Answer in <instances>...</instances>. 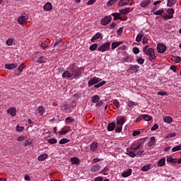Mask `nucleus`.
<instances>
[{"label": "nucleus", "instance_id": "2f4dec72", "mask_svg": "<svg viewBox=\"0 0 181 181\" xmlns=\"http://www.w3.org/2000/svg\"><path fill=\"white\" fill-rule=\"evenodd\" d=\"M163 121L165 122L167 124H172L173 119L170 116H167L163 118Z\"/></svg>", "mask_w": 181, "mask_h": 181}, {"label": "nucleus", "instance_id": "e433bc0d", "mask_svg": "<svg viewBox=\"0 0 181 181\" xmlns=\"http://www.w3.org/2000/svg\"><path fill=\"white\" fill-rule=\"evenodd\" d=\"M148 170H151V165L148 164L141 168L142 172H148Z\"/></svg>", "mask_w": 181, "mask_h": 181}, {"label": "nucleus", "instance_id": "680f3d73", "mask_svg": "<svg viewBox=\"0 0 181 181\" xmlns=\"http://www.w3.org/2000/svg\"><path fill=\"white\" fill-rule=\"evenodd\" d=\"M113 104H114V105H115V107H117V108H118V107H119V101H118V100H114Z\"/></svg>", "mask_w": 181, "mask_h": 181}, {"label": "nucleus", "instance_id": "5fc2aeb1", "mask_svg": "<svg viewBox=\"0 0 181 181\" xmlns=\"http://www.w3.org/2000/svg\"><path fill=\"white\" fill-rule=\"evenodd\" d=\"M173 60L174 62H175V63H180V62H181V58H180V57H174L173 58Z\"/></svg>", "mask_w": 181, "mask_h": 181}, {"label": "nucleus", "instance_id": "e2e57ef3", "mask_svg": "<svg viewBox=\"0 0 181 181\" xmlns=\"http://www.w3.org/2000/svg\"><path fill=\"white\" fill-rule=\"evenodd\" d=\"M95 2H97V0H89L87 2V5L90 6V5H93V4H95Z\"/></svg>", "mask_w": 181, "mask_h": 181}, {"label": "nucleus", "instance_id": "338daca9", "mask_svg": "<svg viewBox=\"0 0 181 181\" xmlns=\"http://www.w3.org/2000/svg\"><path fill=\"white\" fill-rule=\"evenodd\" d=\"M163 13V10H158L153 13V15H162Z\"/></svg>", "mask_w": 181, "mask_h": 181}, {"label": "nucleus", "instance_id": "393cba45", "mask_svg": "<svg viewBox=\"0 0 181 181\" xmlns=\"http://www.w3.org/2000/svg\"><path fill=\"white\" fill-rule=\"evenodd\" d=\"M71 162L72 165H78L80 163V159L77 157H73L71 158Z\"/></svg>", "mask_w": 181, "mask_h": 181}, {"label": "nucleus", "instance_id": "c756f323", "mask_svg": "<svg viewBox=\"0 0 181 181\" xmlns=\"http://www.w3.org/2000/svg\"><path fill=\"white\" fill-rule=\"evenodd\" d=\"M114 129H115V122L110 123L107 126V131L112 132V131H114Z\"/></svg>", "mask_w": 181, "mask_h": 181}, {"label": "nucleus", "instance_id": "603ef678", "mask_svg": "<svg viewBox=\"0 0 181 181\" xmlns=\"http://www.w3.org/2000/svg\"><path fill=\"white\" fill-rule=\"evenodd\" d=\"M65 122H69V124H71V122H74V119L71 118V117H68L66 118Z\"/></svg>", "mask_w": 181, "mask_h": 181}, {"label": "nucleus", "instance_id": "cd10ccee", "mask_svg": "<svg viewBox=\"0 0 181 181\" xmlns=\"http://www.w3.org/2000/svg\"><path fill=\"white\" fill-rule=\"evenodd\" d=\"M69 131H70V127H65L63 128L60 132H59V134L60 135H66V134H67Z\"/></svg>", "mask_w": 181, "mask_h": 181}, {"label": "nucleus", "instance_id": "c03bdc74", "mask_svg": "<svg viewBox=\"0 0 181 181\" xmlns=\"http://www.w3.org/2000/svg\"><path fill=\"white\" fill-rule=\"evenodd\" d=\"M47 142H48L49 144H50L51 145H53V144H57V139H53V138L49 139L47 140Z\"/></svg>", "mask_w": 181, "mask_h": 181}, {"label": "nucleus", "instance_id": "58836bf2", "mask_svg": "<svg viewBox=\"0 0 181 181\" xmlns=\"http://www.w3.org/2000/svg\"><path fill=\"white\" fill-rule=\"evenodd\" d=\"M126 155H128L130 158H135L136 156V154L134 151H129L127 150V152L126 153Z\"/></svg>", "mask_w": 181, "mask_h": 181}, {"label": "nucleus", "instance_id": "72a5a7b5", "mask_svg": "<svg viewBox=\"0 0 181 181\" xmlns=\"http://www.w3.org/2000/svg\"><path fill=\"white\" fill-rule=\"evenodd\" d=\"M122 42H113L112 43V50H114L115 49H117L119 45H121Z\"/></svg>", "mask_w": 181, "mask_h": 181}, {"label": "nucleus", "instance_id": "6e6552de", "mask_svg": "<svg viewBox=\"0 0 181 181\" xmlns=\"http://www.w3.org/2000/svg\"><path fill=\"white\" fill-rule=\"evenodd\" d=\"M23 69H25V64L21 63L15 70V75L20 76L22 71H23Z\"/></svg>", "mask_w": 181, "mask_h": 181}, {"label": "nucleus", "instance_id": "2eb2a0df", "mask_svg": "<svg viewBox=\"0 0 181 181\" xmlns=\"http://www.w3.org/2000/svg\"><path fill=\"white\" fill-rule=\"evenodd\" d=\"M43 9L44 11H47V12H49V11H52V9H53V6L52 5V3H46L43 6Z\"/></svg>", "mask_w": 181, "mask_h": 181}, {"label": "nucleus", "instance_id": "37998d69", "mask_svg": "<svg viewBox=\"0 0 181 181\" xmlns=\"http://www.w3.org/2000/svg\"><path fill=\"white\" fill-rule=\"evenodd\" d=\"M13 44V38H8L6 41V45H7V46H12Z\"/></svg>", "mask_w": 181, "mask_h": 181}, {"label": "nucleus", "instance_id": "f257e3e1", "mask_svg": "<svg viewBox=\"0 0 181 181\" xmlns=\"http://www.w3.org/2000/svg\"><path fill=\"white\" fill-rule=\"evenodd\" d=\"M78 76H81V71H80L76 64L71 65L69 70H66L62 73L63 78H71V77L77 78Z\"/></svg>", "mask_w": 181, "mask_h": 181}, {"label": "nucleus", "instance_id": "c85d7f7f", "mask_svg": "<svg viewBox=\"0 0 181 181\" xmlns=\"http://www.w3.org/2000/svg\"><path fill=\"white\" fill-rule=\"evenodd\" d=\"M47 60V59L46 57H45L44 56H41L38 58L37 63L42 64L43 63H46Z\"/></svg>", "mask_w": 181, "mask_h": 181}, {"label": "nucleus", "instance_id": "79ce46f5", "mask_svg": "<svg viewBox=\"0 0 181 181\" xmlns=\"http://www.w3.org/2000/svg\"><path fill=\"white\" fill-rule=\"evenodd\" d=\"M143 119H144V121H151V119H152V116L149 115H143Z\"/></svg>", "mask_w": 181, "mask_h": 181}, {"label": "nucleus", "instance_id": "774afa93", "mask_svg": "<svg viewBox=\"0 0 181 181\" xmlns=\"http://www.w3.org/2000/svg\"><path fill=\"white\" fill-rule=\"evenodd\" d=\"M104 180V178L103 177H95L94 181H102Z\"/></svg>", "mask_w": 181, "mask_h": 181}, {"label": "nucleus", "instance_id": "473e14b6", "mask_svg": "<svg viewBox=\"0 0 181 181\" xmlns=\"http://www.w3.org/2000/svg\"><path fill=\"white\" fill-rule=\"evenodd\" d=\"M127 104L128 107H136V105H138L137 103L129 100V99H128Z\"/></svg>", "mask_w": 181, "mask_h": 181}, {"label": "nucleus", "instance_id": "9b49d317", "mask_svg": "<svg viewBox=\"0 0 181 181\" xmlns=\"http://www.w3.org/2000/svg\"><path fill=\"white\" fill-rule=\"evenodd\" d=\"M112 18L111 16H106L103 19L101 20V25H103V26H105L111 22Z\"/></svg>", "mask_w": 181, "mask_h": 181}, {"label": "nucleus", "instance_id": "a878e982", "mask_svg": "<svg viewBox=\"0 0 181 181\" xmlns=\"http://www.w3.org/2000/svg\"><path fill=\"white\" fill-rule=\"evenodd\" d=\"M165 162H166V158H160L158 162V166H159L160 168H162V166L165 165Z\"/></svg>", "mask_w": 181, "mask_h": 181}, {"label": "nucleus", "instance_id": "6e6d98bb", "mask_svg": "<svg viewBox=\"0 0 181 181\" xmlns=\"http://www.w3.org/2000/svg\"><path fill=\"white\" fill-rule=\"evenodd\" d=\"M174 136H176V134L175 133H171V134H168L165 138L166 139H169V138H174Z\"/></svg>", "mask_w": 181, "mask_h": 181}, {"label": "nucleus", "instance_id": "69168bd1", "mask_svg": "<svg viewBox=\"0 0 181 181\" xmlns=\"http://www.w3.org/2000/svg\"><path fill=\"white\" fill-rule=\"evenodd\" d=\"M159 128L158 124H154V125L151 127V131H156Z\"/></svg>", "mask_w": 181, "mask_h": 181}, {"label": "nucleus", "instance_id": "052dcab7", "mask_svg": "<svg viewBox=\"0 0 181 181\" xmlns=\"http://www.w3.org/2000/svg\"><path fill=\"white\" fill-rule=\"evenodd\" d=\"M144 119V115H139L136 119V122H139L141 120Z\"/></svg>", "mask_w": 181, "mask_h": 181}, {"label": "nucleus", "instance_id": "ddd939ff", "mask_svg": "<svg viewBox=\"0 0 181 181\" xmlns=\"http://www.w3.org/2000/svg\"><path fill=\"white\" fill-rule=\"evenodd\" d=\"M16 67H18L17 64H6L5 65V69H7V70H14Z\"/></svg>", "mask_w": 181, "mask_h": 181}, {"label": "nucleus", "instance_id": "13d9d810", "mask_svg": "<svg viewBox=\"0 0 181 181\" xmlns=\"http://www.w3.org/2000/svg\"><path fill=\"white\" fill-rule=\"evenodd\" d=\"M140 134H141V131L139 130H135L132 133L133 136H137V135H140Z\"/></svg>", "mask_w": 181, "mask_h": 181}, {"label": "nucleus", "instance_id": "6ab92c4d", "mask_svg": "<svg viewBox=\"0 0 181 181\" xmlns=\"http://www.w3.org/2000/svg\"><path fill=\"white\" fill-rule=\"evenodd\" d=\"M131 175H132V169L129 168L127 171L122 173V177H128V176H131Z\"/></svg>", "mask_w": 181, "mask_h": 181}, {"label": "nucleus", "instance_id": "0e129e2a", "mask_svg": "<svg viewBox=\"0 0 181 181\" xmlns=\"http://www.w3.org/2000/svg\"><path fill=\"white\" fill-rule=\"evenodd\" d=\"M22 141H25V136H20L17 138V141L18 142H22Z\"/></svg>", "mask_w": 181, "mask_h": 181}, {"label": "nucleus", "instance_id": "4be33fe9", "mask_svg": "<svg viewBox=\"0 0 181 181\" xmlns=\"http://www.w3.org/2000/svg\"><path fill=\"white\" fill-rule=\"evenodd\" d=\"M97 148H98V143L97 142H93L92 144H90V151H92L93 152L95 151V150L97 149Z\"/></svg>", "mask_w": 181, "mask_h": 181}, {"label": "nucleus", "instance_id": "dca6fc26", "mask_svg": "<svg viewBox=\"0 0 181 181\" xmlns=\"http://www.w3.org/2000/svg\"><path fill=\"white\" fill-rule=\"evenodd\" d=\"M45 112H46V111L45 110V107L40 106L38 107L37 111H36V115H37L38 117L42 115V114H45Z\"/></svg>", "mask_w": 181, "mask_h": 181}, {"label": "nucleus", "instance_id": "8fccbe9b", "mask_svg": "<svg viewBox=\"0 0 181 181\" xmlns=\"http://www.w3.org/2000/svg\"><path fill=\"white\" fill-rule=\"evenodd\" d=\"M97 47H98V45L93 44L90 46L89 49L91 52H94L97 49Z\"/></svg>", "mask_w": 181, "mask_h": 181}, {"label": "nucleus", "instance_id": "a211bd4d", "mask_svg": "<svg viewBox=\"0 0 181 181\" xmlns=\"http://www.w3.org/2000/svg\"><path fill=\"white\" fill-rule=\"evenodd\" d=\"M8 114H10L11 117H15L16 115V108L15 107H10L8 110H7Z\"/></svg>", "mask_w": 181, "mask_h": 181}, {"label": "nucleus", "instance_id": "4468645a", "mask_svg": "<svg viewBox=\"0 0 181 181\" xmlns=\"http://www.w3.org/2000/svg\"><path fill=\"white\" fill-rule=\"evenodd\" d=\"M129 4V0H120L117 4V6H119V8H121L122 6H125L128 5Z\"/></svg>", "mask_w": 181, "mask_h": 181}, {"label": "nucleus", "instance_id": "aec40b11", "mask_svg": "<svg viewBox=\"0 0 181 181\" xmlns=\"http://www.w3.org/2000/svg\"><path fill=\"white\" fill-rule=\"evenodd\" d=\"M131 8H125L124 9H122L119 11V13L120 15H123L124 16H125V15H127V13H129V12L131 11Z\"/></svg>", "mask_w": 181, "mask_h": 181}, {"label": "nucleus", "instance_id": "423d86ee", "mask_svg": "<svg viewBox=\"0 0 181 181\" xmlns=\"http://www.w3.org/2000/svg\"><path fill=\"white\" fill-rule=\"evenodd\" d=\"M144 142L142 140H137L134 142L131 146V149L132 151H136L137 149H139V147L143 145Z\"/></svg>", "mask_w": 181, "mask_h": 181}, {"label": "nucleus", "instance_id": "5701e85b", "mask_svg": "<svg viewBox=\"0 0 181 181\" xmlns=\"http://www.w3.org/2000/svg\"><path fill=\"white\" fill-rule=\"evenodd\" d=\"M151 4V0H146L140 4L141 8H146Z\"/></svg>", "mask_w": 181, "mask_h": 181}, {"label": "nucleus", "instance_id": "39448f33", "mask_svg": "<svg viewBox=\"0 0 181 181\" xmlns=\"http://www.w3.org/2000/svg\"><path fill=\"white\" fill-rule=\"evenodd\" d=\"M110 46L111 44H110V42L104 43L98 48V51L101 52L102 53H104L105 52H108V50H110Z\"/></svg>", "mask_w": 181, "mask_h": 181}, {"label": "nucleus", "instance_id": "f704fd0d", "mask_svg": "<svg viewBox=\"0 0 181 181\" xmlns=\"http://www.w3.org/2000/svg\"><path fill=\"white\" fill-rule=\"evenodd\" d=\"M117 124L118 125H124L125 124V117H122L120 119H117Z\"/></svg>", "mask_w": 181, "mask_h": 181}, {"label": "nucleus", "instance_id": "9d476101", "mask_svg": "<svg viewBox=\"0 0 181 181\" xmlns=\"http://www.w3.org/2000/svg\"><path fill=\"white\" fill-rule=\"evenodd\" d=\"M157 52L161 54L165 53L166 52V46L165 44H158Z\"/></svg>", "mask_w": 181, "mask_h": 181}, {"label": "nucleus", "instance_id": "49530a36", "mask_svg": "<svg viewBox=\"0 0 181 181\" xmlns=\"http://www.w3.org/2000/svg\"><path fill=\"white\" fill-rule=\"evenodd\" d=\"M167 13L170 15V16H173V13H175V10L173 8H168L166 11Z\"/></svg>", "mask_w": 181, "mask_h": 181}, {"label": "nucleus", "instance_id": "4c0bfd02", "mask_svg": "<svg viewBox=\"0 0 181 181\" xmlns=\"http://www.w3.org/2000/svg\"><path fill=\"white\" fill-rule=\"evenodd\" d=\"M167 162H170V163H176L177 162V158H173L170 156L167 158Z\"/></svg>", "mask_w": 181, "mask_h": 181}, {"label": "nucleus", "instance_id": "bf43d9fd", "mask_svg": "<svg viewBox=\"0 0 181 181\" xmlns=\"http://www.w3.org/2000/svg\"><path fill=\"white\" fill-rule=\"evenodd\" d=\"M133 53L134 54H138V53H139V48L136 47H134L133 48Z\"/></svg>", "mask_w": 181, "mask_h": 181}, {"label": "nucleus", "instance_id": "f3484780", "mask_svg": "<svg viewBox=\"0 0 181 181\" xmlns=\"http://www.w3.org/2000/svg\"><path fill=\"white\" fill-rule=\"evenodd\" d=\"M98 39H103V35L100 33H97L93 37L91 38V42H95Z\"/></svg>", "mask_w": 181, "mask_h": 181}, {"label": "nucleus", "instance_id": "864d4df0", "mask_svg": "<svg viewBox=\"0 0 181 181\" xmlns=\"http://www.w3.org/2000/svg\"><path fill=\"white\" fill-rule=\"evenodd\" d=\"M108 167H105L103 170L101 171V173L103 175H108Z\"/></svg>", "mask_w": 181, "mask_h": 181}, {"label": "nucleus", "instance_id": "a18cd8bd", "mask_svg": "<svg viewBox=\"0 0 181 181\" xmlns=\"http://www.w3.org/2000/svg\"><path fill=\"white\" fill-rule=\"evenodd\" d=\"M177 151H181V144L172 148V152H177Z\"/></svg>", "mask_w": 181, "mask_h": 181}, {"label": "nucleus", "instance_id": "20e7f679", "mask_svg": "<svg viewBox=\"0 0 181 181\" xmlns=\"http://www.w3.org/2000/svg\"><path fill=\"white\" fill-rule=\"evenodd\" d=\"M29 19V16L25 13H23L18 18V23L19 25H26L28 23V20Z\"/></svg>", "mask_w": 181, "mask_h": 181}, {"label": "nucleus", "instance_id": "bb28decb", "mask_svg": "<svg viewBox=\"0 0 181 181\" xmlns=\"http://www.w3.org/2000/svg\"><path fill=\"white\" fill-rule=\"evenodd\" d=\"M132 59L129 56H126L124 57L122 59V63H132Z\"/></svg>", "mask_w": 181, "mask_h": 181}, {"label": "nucleus", "instance_id": "0eeeda50", "mask_svg": "<svg viewBox=\"0 0 181 181\" xmlns=\"http://www.w3.org/2000/svg\"><path fill=\"white\" fill-rule=\"evenodd\" d=\"M112 16H114V21H117L119 19V21H127L128 17L124 16L123 18L121 16V13H114L112 14Z\"/></svg>", "mask_w": 181, "mask_h": 181}, {"label": "nucleus", "instance_id": "f03ea898", "mask_svg": "<svg viewBox=\"0 0 181 181\" xmlns=\"http://www.w3.org/2000/svg\"><path fill=\"white\" fill-rule=\"evenodd\" d=\"M105 83V81H101L100 78L93 77L88 81V87L94 86L95 88H100V87H103Z\"/></svg>", "mask_w": 181, "mask_h": 181}, {"label": "nucleus", "instance_id": "7ed1b4c3", "mask_svg": "<svg viewBox=\"0 0 181 181\" xmlns=\"http://www.w3.org/2000/svg\"><path fill=\"white\" fill-rule=\"evenodd\" d=\"M143 52L146 54V56H149V60H155L156 59V56L155 55V50L153 48H148V45L144 46L143 47Z\"/></svg>", "mask_w": 181, "mask_h": 181}, {"label": "nucleus", "instance_id": "b1692460", "mask_svg": "<svg viewBox=\"0 0 181 181\" xmlns=\"http://www.w3.org/2000/svg\"><path fill=\"white\" fill-rule=\"evenodd\" d=\"M91 101L93 104H97L98 101H100V96L98 95H95L91 97Z\"/></svg>", "mask_w": 181, "mask_h": 181}, {"label": "nucleus", "instance_id": "a19ab883", "mask_svg": "<svg viewBox=\"0 0 181 181\" xmlns=\"http://www.w3.org/2000/svg\"><path fill=\"white\" fill-rule=\"evenodd\" d=\"M68 142H70V140H69L67 139H62L59 141V145H64L65 144H68Z\"/></svg>", "mask_w": 181, "mask_h": 181}, {"label": "nucleus", "instance_id": "f8f14e48", "mask_svg": "<svg viewBox=\"0 0 181 181\" xmlns=\"http://www.w3.org/2000/svg\"><path fill=\"white\" fill-rule=\"evenodd\" d=\"M100 169H101V166L99 164H95L90 168V172L95 173V172H98Z\"/></svg>", "mask_w": 181, "mask_h": 181}, {"label": "nucleus", "instance_id": "3c124183", "mask_svg": "<svg viewBox=\"0 0 181 181\" xmlns=\"http://www.w3.org/2000/svg\"><path fill=\"white\" fill-rule=\"evenodd\" d=\"M117 0H110L107 3V5L108 6H112V5H114V4H117Z\"/></svg>", "mask_w": 181, "mask_h": 181}, {"label": "nucleus", "instance_id": "09e8293b", "mask_svg": "<svg viewBox=\"0 0 181 181\" xmlns=\"http://www.w3.org/2000/svg\"><path fill=\"white\" fill-rule=\"evenodd\" d=\"M172 18H173V16H170L168 14L163 15V19L164 21H168V19H172Z\"/></svg>", "mask_w": 181, "mask_h": 181}, {"label": "nucleus", "instance_id": "c9c22d12", "mask_svg": "<svg viewBox=\"0 0 181 181\" xmlns=\"http://www.w3.org/2000/svg\"><path fill=\"white\" fill-rule=\"evenodd\" d=\"M175 4H176V0H168L167 6L168 8H172V6Z\"/></svg>", "mask_w": 181, "mask_h": 181}, {"label": "nucleus", "instance_id": "ea45409f", "mask_svg": "<svg viewBox=\"0 0 181 181\" xmlns=\"http://www.w3.org/2000/svg\"><path fill=\"white\" fill-rule=\"evenodd\" d=\"M144 37V34L143 33H139L136 37V42H141L142 40V38Z\"/></svg>", "mask_w": 181, "mask_h": 181}, {"label": "nucleus", "instance_id": "de8ad7c7", "mask_svg": "<svg viewBox=\"0 0 181 181\" xmlns=\"http://www.w3.org/2000/svg\"><path fill=\"white\" fill-rule=\"evenodd\" d=\"M136 62L139 64H144V63H145V59L141 57H138Z\"/></svg>", "mask_w": 181, "mask_h": 181}, {"label": "nucleus", "instance_id": "7c9ffc66", "mask_svg": "<svg viewBox=\"0 0 181 181\" xmlns=\"http://www.w3.org/2000/svg\"><path fill=\"white\" fill-rule=\"evenodd\" d=\"M156 144V139H155V136H152L150 138V141L148 142V146H153Z\"/></svg>", "mask_w": 181, "mask_h": 181}, {"label": "nucleus", "instance_id": "4d7b16f0", "mask_svg": "<svg viewBox=\"0 0 181 181\" xmlns=\"http://www.w3.org/2000/svg\"><path fill=\"white\" fill-rule=\"evenodd\" d=\"M23 129H25V127H21V126H19V125H18V126L16 127V131H17L18 132H22V131H23Z\"/></svg>", "mask_w": 181, "mask_h": 181}, {"label": "nucleus", "instance_id": "412c9836", "mask_svg": "<svg viewBox=\"0 0 181 181\" xmlns=\"http://www.w3.org/2000/svg\"><path fill=\"white\" fill-rule=\"evenodd\" d=\"M47 158H49V155L47 153H43L39 156L37 159L40 162H42V160H46Z\"/></svg>", "mask_w": 181, "mask_h": 181}, {"label": "nucleus", "instance_id": "1a4fd4ad", "mask_svg": "<svg viewBox=\"0 0 181 181\" xmlns=\"http://www.w3.org/2000/svg\"><path fill=\"white\" fill-rule=\"evenodd\" d=\"M139 70V66L130 64L128 71L132 73V74L137 73Z\"/></svg>", "mask_w": 181, "mask_h": 181}]
</instances>
